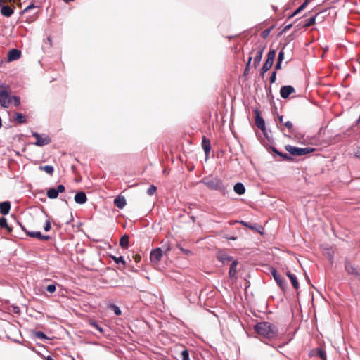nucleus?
I'll return each mask as SVG.
<instances>
[{"label": "nucleus", "mask_w": 360, "mask_h": 360, "mask_svg": "<svg viewBox=\"0 0 360 360\" xmlns=\"http://www.w3.org/2000/svg\"><path fill=\"white\" fill-rule=\"evenodd\" d=\"M35 336L40 339H46V335L43 332H41V331L36 332Z\"/></svg>", "instance_id": "obj_43"}, {"label": "nucleus", "mask_w": 360, "mask_h": 360, "mask_svg": "<svg viewBox=\"0 0 360 360\" xmlns=\"http://www.w3.org/2000/svg\"><path fill=\"white\" fill-rule=\"evenodd\" d=\"M252 59V56H250V57L249 58V59H248V63H247V65H246V66H245V72H244L245 74H247V73H248V72L249 71V69H250V63H251Z\"/></svg>", "instance_id": "obj_44"}, {"label": "nucleus", "mask_w": 360, "mask_h": 360, "mask_svg": "<svg viewBox=\"0 0 360 360\" xmlns=\"http://www.w3.org/2000/svg\"><path fill=\"white\" fill-rule=\"evenodd\" d=\"M281 63L282 62H279L278 60H277V63L275 65V69L276 70H280L281 68Z\"/></svg>", "instance_id": "obj_54"}, {"label": "nucleus", "mask_w": 360, "mask_h": 360, "mask_svg": "<svg viewBox=\"0 0 360 360\" xmlns=\"http://www.w3.org/2000/svg\"><path fill=\"white\" fill-rule=\"evenodd\" d=\"M12 99L14 101V105L15 106H19L20 105V98L18 96H12Z\"/></svg>", "instance_id": "obj_41"}, {"label": "nucleus", "mask_w": 360, "mask_h": 360, "mask_svg": "<svg viewBox=\"0 0 360 360\" xmlns=\"http://www.w3.org/2000/svg\"><path fill=\"white\" fill-rule=\"evenodd\" d=\"M39 169L41 171H44L49 175H52L54 171L53 167L51 165L39 166Z\"/></svg>", "instance_id": "obj_31"}, {"label": "nucleus", "mask_w": 360, "mask_h": 360, "mask_svg": "<svg viewBox=\"0 0 360 360\" xmlns=\"http://www.w3.org/2000/svg\"><path fill=\"white\" fill-rule=\"evenodd\" d=\"M46 195L50 199L57 198L58 196V193L55 188H51L47 191Z\"/></svg>", "instance_id": "obj_30"}, {"label": "nucleus", "mask_w": 360, "mask_h": 360, "mask_svg": "<svg viewBox=\"0 0 360 360\" xmlns=\"http://www.w3.org/2000/svg\"><path fill=\"white\" fill-rule=\"evenodd\" d=\"M14 120L17 122L18 124H24L26 123L27 120L25 115L20 112H15L14 114Z\"/></svg>", "instance_id": "obj_26"}, {"label": "nucleus", "mask_w": 360, "mask_h": 360, "mask_svg": "<svg viewBox=\"0 0 360 360\" xmlns=\"http://www.w3.org/2000/svg\"><path fill=\"white\" fill-rule=\"evenodd\" d=\"M271 273L276 283L278 284V285L282 289H284V288L285 287V283L282 279L281 276L277 273V271L275 269H272L271 270Z\"/></svg>", "instance_id": "obj_16"}, {"label": "nucleus", "mask_w": 360, "mask_h": 360, "mask_svg": "<svg viewBox=\"0 0 360 360\" xmlns=\"http://www.w3.org/2000/svg\"><path fill=\"white\" fill-rule=\"evenodd\" d=\"M111 257L117 264L122 263L123 265L126 264V262L124 259L123 257H122V256H120L119 257L112 256Z\"/></svg>", "instance_id": "obj_37"}, {"label": "nucleus", "mask_w": 360, "mask_h": 360, "mask_svg": "<svg viewBox=\"0 0 360 360\" xmlns=\"http://www.w3.org/2000/svg\"><path fill=\"white\" fill-rule=\"evenodd\" d=\"M179 248H180L181 251L184 254H185V255H192V252H191V250H187V249H184V248H182V247H179Z\"/></svg>", "instance_id": "obj_46"}, {"label": "nucleus", "mask_w": 360, "mask_h": 360, "mask_svg": "<svg viewBox=\"0 0 360 360\" xmlns=\"http://www.w3.org/2000/svg\"><path fill=\"white\" fill-rule=\"evenodd\" d=\"M356 157H360V154H359V152H356Z\"/></svg>", "instance_id": "obj_60"}, {"label": "nucleus", "mask_w": 360, "mask_h": 360, "mask_svg": "<svg viewBox=\"0 0 360 360\" xmlns=\"http://www.w3.org/2000/svg\"><path fill=\"white\" fill-rule=\"evenodd\" d=\"M109 308H110V309H111L112 310H113V311L115 312V314L117 316H120V315H121V314H122L121 310H120V308H119L117 306H116L115 304H110V305L109 306Z\"/></svg>", "instance_id": "obj_35"}, {"label": "nucleus", "mask_w": 360, "mask_h": 360, "mask_svg": "<svg viewBox=\"0 0 360 360\" xmlns=\"http://www.w3.org/2000/svg\"><path fill=\"white\" fill-rule=\"evenodd\" d=\"M170 250V246L168 245L167 248H166L165 250V253H167V252H169Z\"/></svg>", "instance_id": "obj_58"}, {"label": "nucleus", "mask_w": 360, "mask_h": 360, "mask_svg": "<svg viewBox=\"0 0 360 360\" xmlns=\"http://www.w3.org/2000/svg\"><path fill=\"white\" fill-rule=\"evenodd\" d=\"M162 257V250L160 248L153 250L150 252V259L152 263L158 264Z\"/></svg>", "instance_id": "obj_8"}, {"label": "nucleus", "mask_w": 360, "mask_h": 360, "mask_svg": "<svg viewBox=\"0 0 360 360\" xmlns=\"http://www.w3.org/2000/svg\"><path fill=\"white\" fill-rule=\"evenodd\" d=\"M243 226H245V227H248L249 229H250L251 230H255V231H259L258 229L261 228L260 226H259L257 224H252V223H249V222H246V221H240V222Z\"/></svg>", "instance_id": "obj_27"}, {"label": "nucleus", "mask_w": 360, "mask_h": 360, "mask_svg": "<svg viewBox=\"0 0 360 360\" xmlns=\"http://www.w3.org/2000/svg\"><path fill=\"white\" fill-rule=\"evenodd\" d=\"M0 227L6 229L8 233L12 231V228L8 226L5 217H0Z\"/></svg>", "instance_id": "obj_28"}, {"label": "nucleus", "mask_w": 360, "mask_h": 360, "mask_svg": "<svg viewBox=\"0 0 360 360\" xmlns=\"http://www.w3.org/2000/svg\"><path fill=\"white\" fill-rule=\"evenodd\" d=\"M74 199L77 204H84L87 200V198L85 193L82 191L77 193L75 195Z\"/></svg>", "instance_id": "obj_18"}, {"label": "nucleus", "mask_w": 360, "mask_h": 360, "mask_svg": "<svg viewBox=\"0 0 360 360\" xmlns=\"http://www.w3.org/2000/svg\"><path fill=\"white\" fill-rule=\"evenodd\" d=\"M271 150H272L274 153H276V154L278 155L280 157H281V158H282L283 160H288V161H289V160H292V158L290 156H289L288 154H286V153H281V152H279V151H278L276 148H274V147L271 148Z\"/></svg>", "instance_id": "obj_29"}, {"label": "nucleus", "mask_w": 360, "mask_h": 360, "mask_svg": "<svg viewBox=\"0 0 360 360\" xmlns=\"http://www.w3.org/2000/svg\"><path fill=\"white\" fill-rule=\"evenodd\" d=\"M32 8H34V6L33 5H30L28 6L25 10H24V12H27V11H29L30 9H31Z\"/></svg>", "instance_id": "obj_56"}, {"label": "nucleus", "mask_w": 360, "mask_h": 360, "mask_svg": "<svg viewBox=\"0 0 360 360\" xmlns=\"http://www.w3.org/2000/svg\"><path fill=\"white\" fill-rule=\"evenodd\" d=\"M21 51L18 49H13L8 53L7 58L8 61L15 60L20 58Z\"/></svg>", "instance_id": "obj_14"}, {"label": "nucleus", "mask_w": 360, "mask_h": 360, "mask_svg": "<svg viewBox=\"0 0 360 360\" xmlns=\"http://www.w3.org/2000/svg\"><path fill=\"white\" fill-rule=\"evenodd\" d=\"M285 150L293 156H302L309 153H311L315 150L314 148H298L291 145H286L285 146Z\"/></svg>", "instance_id": "obj_4"}, {"label": "nucleus", "mask_w": 360, "mask_h": 360, "mask_svg": "<svg viewBox=\"0 0 360 360\" xmlns=\"http://www.w3.org/2000/svg\"><path fill=\"white\" fill-rule=\"evenodd\" d=\"M89 324L94 326L97 330H98L101 333H103V329L101 326H100L96 321H90Z\"/></svg>", "instance_id": "obj_36"}, {"label": "nucleus", "mask_w": 360, "mask_h": 360, "mask_svg": "<svg viewBox=\"0 0 360 360\" xmlns=\"http://www.w3.org/2000/svg\"><path fill=\"white\" fill-rule=\"evenodd\" d=\"M32 136L36 139V146H43L49 144L51 142V139L49 136L42 137L37 132H32Z\"/></svg>", "instance_id": "obj_9"}, {"label": "nucleus", "mask_w": 360, "mask_h": 360, "mask_svg": "<svg viewBox=\"0 0 360 360\" xmlns=\"http://www.w3.org/2000/svg\"><path fill=\"white\" fill-rule=\"evenodd\" d=\"M181 358L182 360H190L188 352L187 350L182 351L181 353Z\"/></svg>", "instance_id": "obj_39"}, {"label": "nucleus", "mask_w": 360, "mask_h": 360, "mask_svg": "<svg viewBox=\"0 0 360 360\" xmlns=\"http://www.w3.org/2000/svg\"><path fill=\"white\" fill-rule=\"evenodd\" d=\"M217 258L223 264H228L229 262H232L233 260L232 257L228 255L227 254L222 251H219L217 252Z\"/></svg>", "instance_id": "obj_12"}, {"label": "nucleus", "mask_w": 360, "mask_h": 360, "mask_svg": "<svg viewBox=\"0 0 360 360\" xmlns=\"http://www.w3.org/2000/svg\"><path fill=\"white\" fill-rule=\"evenodd\" d=\"M202 148H203L206 156H207L211 150L210 141L205 136L202 137Z\"/></svg>", "instance_id": "obj_20"}, {"label": "nucleus", "mask_w": 360, "mask_h": 360, "mask_svg": "<svg viewBox=\"0 0 360 360\" xmlns=\"http://www.w3.org/2000/svg\"><path fill=\"white\" fill-rule=\"evenodd\" d=\"M278 121H279V124L281 125V127H283V123H285V120L283 119V115H281L278 117Z\"/></svg>", "instance_id": "obj_53"}, {"label": "nucleus", "mask_w": 360, "mask_h": 360, "mask_svg": "<svg viewBox=\"0 0 360 360\" xmlns=\"http://www.w3.org/2000/svg\"><path fill=\"white\" fill-rule=\"evenodd\" d=\"M157 191V187L154 185H151L147 190V194L153 195Z\"/></svg>", "instance_id": "obj_38"}, {"label": "nucleus", "mask_w": 360, "mask_h": 360, "mask_svg": "<svg viewBox=\"0 0 360 360\" xmlns=\"http://www.w3.org/2000/svg\"><path fill=\"white\" fill-rule=\"evenodd\" d=\"M255 332L261 337L271 340L278 335L277 328L269 322H259L254 326Z\"/></svg>", "instance_id": "obj_1"}, {"label": "nucleus", "mask_w": 360, "mask_h": 360, "mask_svg": "<svg viewBox=\"0 0 360 360\" xmlns=\"http://www.w3.org/2000/svg\"><path fill=\"white\" fill-rule=\"evenodd\" d=\"M275 56L276 51L274 49H271L269 51L267 58L262 68V75H264V74L271 68Z\"/></svg>", "instance_id": "obj_7"}, {"label": "nucleus", "mask_w": 360, "mask_h": 360, "mask_svg": "<svg viewBox=\"0 0 360 360\" xmlns=\"http://www.w3.org/2000/svg\"><path fill=\"white\" fill-rule=\"evenodd\" d=\"M286 274H287L288 277L289 278V279L290 280L293 288L295 290H297L299 288V283L297 281L296 276L290 271H288Z\"/></svg>", "instance_id": "obj_23"}, {"label": "nucleus", "mask_w": 360, "mask_h": 360, "mask_svg": "<svg viewBox=\"0 0 360 360\" xmlns=\"http://www.w3.org/2000/svg\"><path fill=\"white\" fill-rule=\"evenodd\" d=\"M309 1L305 0L304 2L290 16V18L293 17L303 11L306 6L308 5Z\"/></svg>", "instance_id": "obj_33"}, {"label": "nucleus", "mask_w": 360, "mask_h": 360, "mask_svg": "<svg viewBox=\"0 0 360 360\" xmlns=\"http://www.w3.org/2000/svg\"><path fill=\"white\" fill-rule=\"evenodd\" d=\"M1 13L2 15L7 17V18L12 15V14L14 12V8H15V7L13 6H10L8 5H1Z\"/></svg>", "instance_id": "obj_15"}, {"label": "nucleus", "mask_w": 360, "mask_h": 360, "mask_svg": "<svg viewBox=\"0 0 360 360\" xmlns=\"http://www.w3.org/2000/svg\"><path fill=\"white\" fill-rule=\"evenodd\" d=\"M281 131L284 136L287 137H292L294 136L295 138H299L298 134L296 132V128L294 127L293 123L291 121L287 120L283 123V127H281Z\"/></svg>", "instance_id": "obj_5"}, {"label": "nucleus", "mask_w": 360, "mask_h": 360, "mask_svg": "<svg viewBox=\"0 0 360 360\" xmlns=\"http://www.w3.org/2000/svg\"><path fill=\"white\" fill-rule=\"evenodd\" d=\"M22 229L28 236L32 238H37L41 240H49L51 238L49 236L42 235L40 231H29L25 228H22Z\"/></svg>", "instance_id": "obj_10"}, {"label": "nucleus", "mask_w": 360, "mask_h": 360, "mask_svg": "<svg viewBox=\"0 0 360 360\" xmlns=\"http://www.w3.org/2000/svg\"><path fill=\"white\" fill-rule=\"evenodd\" d=\"M233 191L238 195H243L245 192V188L242 183L238 182L234 185Z\"/></svg>", "instance_id": "obj_24"}, {"label": "nucleus", "mask_w": 360, "mask_h": 360, "mask_svg": "<svg viewBox=\"0 0 360 360\" xmlns=\"http://www.w3.org/2000/svg\"><path fill=\"white\" fill-rule=\"evenodd\" d=\"M133 259H134V261L138 263L141 261V257L139 254H136L134 255H133Z\"/></svg>", "instance_id": "obj_51"}, {"label": "nucleus", "mask_w": 360, "mask_h": 360, "mask_svg": "<svg viewBox=\"0 0 360 360\" xmlns=\"http://www.w3.org/2000/svg\"><path fill=\"white\" fill-rule=\"evenodd\" d=\"M345 267L346 271L351 275L358 276L360 275L358 269L349 262H345Z\"/></svg>", "instance_id": "obj_13"}, {"label": "nucleus", "mask_w": 360, "mask_h": 360, "mask_svg": "<svg viewBox=\"0 0 360 360\" xmlns=\"http://www.w3.org/2000/svg\"><path fill=\"white\" fill-rule=\"evenodd\" d=\"M126 200L123 196L119 195L114 200L115 205L120 209L124 208V207L126 205Z\"/></svg>", "instance_id": "obj_22"}, {"label": "nucleus", "mask_w": 360, "mask_h": 360, "mask_svg": "<svg viewBox=\"0 0 360 360\" xmlns=\"http://www.w3.org/2000/svg\"><path fill=\"white\" fill-rule=\"evenodd\" d=\"M44 229L46 231H49L51 229V223L49 220L46 221L45 225L44 226Z\"/></svg>", "instance_id": "obj_48"}, {"label": "nucleus", "mask_w": 360, "mask_h": 360, "mask_svg": "<svg viewBox=\"0 0 360 360\" xmlns=\"http://www.w3.org/2000/svg\"><path fill=\"white\" fill-rule=\"evenodd\" d=\"M315 20H316V15L308 19L307 21L306 22V23L303 25V27L307 28V27H309L313 25L314 24H315Z\"/></svg>", "instance_id": "obj_34"}, {"label": "nucleus", "mask_w": 360, "mask_h": 360, "mask_svg": "<svg viewBox=\"0 0 360 360\" xmlns=\"http://www.w3.org/2000/svg\"><path fill=\"white\" fill-rule=\"evenodd\" d=\"M56 285H53V284H51V285H49L47 287H46V290L50 292V293H53L56 291Z\"/></svg>", "instance_id": "obj_42"}, {"label": "nucleus", "mask_w": 360, "mask_h": 360, "mask_svg": "<svg viewBox=\"0 0 360 360\" xmlns=\"http://www.w3.org/2000/svg\"><path fill=\"white\" fill-rule=\"evenodd\" d=\"M269 33H270V29H266L262 32V37L263 38H266L269 36Z\"/></svg>", "instance_id": "obj_49"}, {"label": "nucleus", "mask_w": 360, "mask_h": 360, "mask_svg": "<svg viewBox=\"0 0 360 360\" xmlns=\"http://www.w3.org/2000/svg\"><path fill=\"white\" fill-rule=\"evenodd\" d=\"M265 49V46H263L262 44H256L255 47L252 49L251 51V54H253L254 52H255V55L254 56V66L255 68H257L262 58L263 51Z\"/></svg>", "instance_id": "obj_6"}, {"label": "nucleus", "mask_w": 360, "mask_h": 360, "mask_svg": "<svg viewBox=\"0 0 360 360\" xmlns=\"http://www.w3.org/2000/svg\"><path fill=\"white\" fill-rule=\"evenodd\" d=\"M255 124L259 129H260L262 131H264L265 122L264 119L259 116L258 111H256Z\"/></svg>", "instance_id": "obj_19"}, {"label": "nucleus", "mask_w": 360, "mask_h": 360, "mask_svg": "<svg viewBox=\"0 0 360 360\" xmlns=\"http://www.w3.org/2000/svg\"><path fill=\"white\" fill-rule=\"evenodd\" d=\"M284 59V52L283 50H281L279 53H278V60L279 62H282L283 60Z\"/></svg>", "instance_id": "obj_47"}, {"label": "nucleus", "mask_w": 360, "mask_h": 360, "mask_svg": "<svg viewBox=\"0 0 360 360\" xmlns=\"http://www.w3.org/2000/svg\"><path fill=\"white\" fill-rule=\"evenodd\" d=\"M202 183H203L210 189L219 191L223 193L226 192V187L223 184L222 181L219 178H205L202 179Z\"/></svg>", "instance_id": "obj_2"}, {"label": "nucleus", "mask_w": 360, "mask_h": 360, "mask_svg": "<svg viewBox=\"0 0 360 360\" xmlns=\"http://www.w3.org/2000/svg\"><path fill=\"white\" fill-rule=\"evenodd\" d=\"M295 91V88L292 86H283L281 88L280 94L281 98L285 99L289 97V96Z\"/></svg>", "instance_id": "obj_11"}, {"label": "nucleus", "mask_w": 360, "mask_h": 360, "mask_svg": "<svg viewBox=\"0 0 360 360\" xmlns=\"http://www.w3.org/2000/svg\"><path fill=\"white\" fill-rule=\"evenodd\" d=\"M129 244V236L127 234L122 236L120 240V245L124 249L128 248Z\"/></svg>", "instance_id": "obj_25"}, {"label": "nucleus", "mask_w": 360, "mask_h": 360, "mask_svg": "<svg viewBox=\"0 0 360 360\" xmlns=\"http://www.w3.org/2000/svg\"><path fill=\"white\" fill-rule=\"evenodd\" d=\"M276 72H273L271 74V76L270 77V82L274 83L276 81Z\"/></svg>", "instance_id": "obj_50"}, {"label": "nucleus", "mask_w": 360, "mask_h": 360, "mask_svg": "<svg viewBox=\"0 0 360 360\" xmlns=\"http://www.w3.org/2000/svg\"><path fill=\"white\" fill-rule=\"evenodd\" d=\"M309 1L305 0L304 2L290 16V18L293 17L303 11L306 6L308 5Z\"/></svg>", "instance_id": "obj_32"}, {"label": "nucleus", "mask_w": 360, "mask_h": 360, "mask_svg": "<svg viewBox=\"0 0 360 360\" xmlns=\"http://www.w3.org/2000/svg\"><path fill=\"white\" fill-rule=\"evenodd\" d=\"M238 264V262L237 260H233L231 264L230 269L229 271V276L231 279L236 278Z\"/></svg>", "instance_id": "obj_17"}, {"label": "nucleus", "mask_w": 360, "mask_h": 360, "mask_svg": "<svg viewBox=\"0 0 360 360\" xmlns=\"http://www.w3.org/2000/svg\"><path fill=\"white\" fill-rule=\"evenodd\" d=\"M47 40L49 42L50 45H51V39L50 37H48Z\"/></svg>", "instance_id": "obj_59"}, {"label": "nucleus", "mask_w": 360, "mask_h": 360, "mask_svg": "<svg viewBox=\"0 0 360 360\" xmlns=\"http://www.w3.org/2000/svg\"><path fill=\"white\" fill-rule=\"evenodd\" d=\"M46 360H54L51 356H48L46 358Z\"/></svg>", "instance_id": "obj_57"}, {"label": "nucleus", "mask_w": 360, "mask_h": 360, "mask_svg": "<svg viewBox=\"0 0 360 360\" xmlns=\"http://www.w3.org/2000/svg\"><path fill=\"white\" fill-rule=\"evenodd\" d=\"M11 88L6 84L0 85V105L8 108L11 103Z\"/></svg>", "instance_id": "obj_3"}, {"label": "nucleus", "mask_w": 360, "mask_h": 360, "mask_svg": "<svg viewBox=\"0 0 360 360\" xmlns=\"http://www.w3.org/2000/svg\"><path fill=\"white\" fill-rule=\"evenodd\" d=\"M11 210V203L8 201L2 202L0 203V212L1 214L6 215L8 214Z\"/></svg>", "instance_id": "obj_21"}, {"label": "nucleus", "mask_w": 360, "mask_h": 360, "mask_svg": "<svg viewBox=\"0 0 360 360\" xmlns=\"http://www.w3.org/2000/svg\"><path fill=\"white\" fill-rule=\"evenodd\" d=\"M17 0H0V6L6 3H15Z\"/></svg>", "instance_id": "obj_52"}, {"label": "nucleus", "mask_w": 360, "mask_h": 360, "mask_svg": "<svg viewBox=\"0 0 360 360\" xmlns=\"http://www.w3.org/2000/svg\"><path fill=\"white\" fill-rule=\"evenodd\" d=\"M292 27V24H290L288 25H286L284 29H283V32H286L287 30H288L290 27Z\"/></svg>", "instance_id": "obj_55"}, {"label": "nucleus", "mask_w": 360, "mask_h": 360, "mask_svg": "<svg viewBox=\"0 0 360 360\" xmlns=\"http://www.w3.org/2000/svg\"><path fill=\"white\" fill-rule=\"evenodd\" d=\"M317 354L322 360H326V354L323 350L319 349Z\"/></svg>", "instance_id": "obj_40"}, {"label": "nucleus", "mask_w": 360, "mask_h": 360, "mask_svg": "<svg viewBox=\"0 0 360 360\" xmlns=\"http://www.w3.org/2000/svg\"><path fill=\"white\" fill-rule=\"evenodd\" d=\"M58 193H63L65 191V186L62 184L58 185L56 188H55Z\"/></svg>", "instance_id": "obj_45"}]
</instances>
